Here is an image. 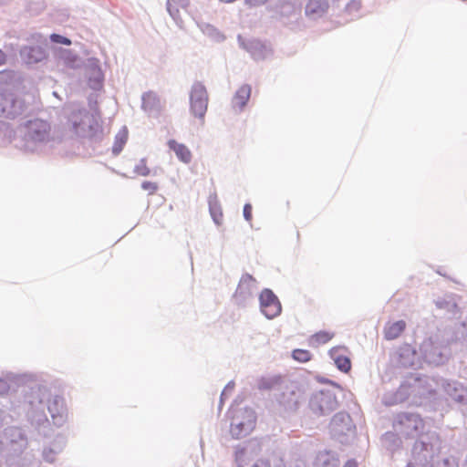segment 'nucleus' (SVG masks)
Returning a JSON list of instances; mask_svg holds the SVG:
<instances>
[{
  "label": "nucleus",
  "mask_w": 467,
  "mask_h": 467,
  "mask_svg": "<svg viewBox=\"0 0 467 467\" xmlns=\"http://www.w3.org/2000/svg\"><path fill=\"white\" fill-rule=\"evenodd\" d=\"M233 419L230 432L233 438L240 439L249 434L254 428L256 416L253 410L243 409L236 411Z\"/></svg>",
  "instance_id": "obj_1"
},
{
  "label": "nucleus",
  "mask_w": 467,
  "mask_h": 467,
  "mask_svg": "<svg viewBox=\"0 0 467 467\" xmlns=\"http://www.w3.org/2000/svg\"><path fill=\"white\" fill-rule=\"evenodd\" d=\"M338 402L334 392L321 390L315 393L309 400V408L317 416L330 414L337 409Z\"/></svg>",
  "instance_id": "obj_2"
},
{
  "label": "nucleus",
  "mask_w": 467,
  "mask_h": 467,
  "mask_svg": "<svg viewBox=\"0 0 467 467\" xmlns=\"http://www.w3.org/2000/svg\"><path fill=\"white\" fill-rule=\"evenodd\" d=\"M209 97L203 84L196 82L192 85L190 94V109L192 114L204 122V116L208 109Z\"/></svg>",
  "instance_id": "obj_3"
},
{
  "label": "nucleus",
  "mask_w": 467,
  "mask_h": 467,
  "mask_svg": "<svg viewBox=\"0 0 467 467\" xmlns=\"http://www.w3.org/2000/svg\"><path fill=\"white\" fill-rule=\"evenodd\" d=\"M26 129V137L33 141H47L50 137V125L43 119H36L27 121Z\"/></svg>",
  "instance_id": "obj_4"
},
{
  "label": "nucleus",
  "mask_w": 467,
  "mask_h": 467,
  "mask_svg": "<svg viewBox=\"0 0 467 467\" xmlns=\"http://www.w3.org/2000/svg\"><path fill=\"white\" fill-rule=\"evenodd\" d=\"M260 307L267 318H274L281 313V304L277 296L269 289L260 294Z\"/></svg>",
  "instance_id": "obj_5"
},
{
  "label": "nucleus",
  "mask_w": 467,
  "mask_h": 467,
  "mask_svg": "<svg viewBox=\"0 0 467 467\" xmlns=\"http://www.w3.org/2000/svg\"><path fill=\"white\" fill-rule=\"evenodd\" d=\"M331 358L334 360L337 368L344 372L348 373L351 369V361L348 357V348L345 347H335L329 351Z\"/></svg>",
  "instance_id": "obj_6"
},
{
  "label": "nucleus",
  "mask_w": 467,
  "mask_h": 467,
  "mask_svg": "<svg viewBox=\"0 0 467 467\" xmlns=\"http://www.w3.org/2000/svg\"><path fill=\"white\" fill-rule=\"evenodd\" d=\"M252 88L250 85H242L235 92L232 99L234 109L241 111L244 109L251 97Z\"/></svg>",
  "instance_id": "obj_7"
},
{
  "label": "nucleus",
  "mask_w": 467,
  "mask_h": 467,
  "mask_svg": "<svg viewBox=\"0 0 467 467\" xmlns=\"http://www.w3.org/2000/svg\"><path fill=\"white\" fill-rule=\"evenodd\" d=\"M406 322L404 320H398L389 323L384 327V337L387 340H393L398 338L406 329Z\"/></svg>",
  "instance_id": "obj_8"
},
{
  "label": "nucleus",
  "mask_w": 467,
  "mask_h": 467,
  "mask_svg": "<svg viewBox=\"0 0 467 467\" xmlns=\"http://www.w3.org/2000/svg\"><path fill=\"white\" fill-rule=\"evenodd\" d=\"M168 146L175 152L177 158L181 161L189 163L192 161V152L185 144L179 143L174 140H170L168 141Z\"/></svg>",
  "instance_id": "obj_9"
},
{
  "label": "nucleus",
  "mask_w": 467,
  "mask_h": 467,
  "mask_svg": "<svg viewBox=\"0 0 467 467\" xmlns=\"http://www.w3.org/2000/svg\"><path fill=\"white\" fill-rule=\"evenodd\" d=\"M47 408L53 419L63 418L67 415L65 400L60 397H55L49 400Z\"/></svg>",
  "instance_id": "obj_10"
},
{
  "label": "nucleus",
  "mask_w": 467,
  "mask_h": 467,
  "mask_svg": "<svg viewBox=\"0 0 467 467\" xmlns=\"http://www.w3.org/2000/svg\"><path fill=\"white\" fill-rule=\"evenodd\" d=\"M399 421L400 424L407 425L408 429L411 427L416 431L424 427L423 420L418 414H402Z\"/></svg>",
  "instance_id": "obj_11"
},
{
  "label": "nucleus",
  "mask_w": 467,
  "mask_h": 467,
  "mask_svg": "<svg viewBox=\"0 0 467 467\" xmlns=\"http://www.w3.org/2000/svg\"><path fill=\"white\" fill-rule=\"evenodd\" d=\"M300 403V398L295 390L284 392L280 400V404L287 410H296Z\"/></svg>",
  "instance_id": "obj_12"
},
{
  "label": "nucleus",
  "mask_w": 467,
  "mask_h": 467,
  "mask_svg": "<svg viewBox=\"0 0 467 467\" xmlns=\"http://www.w3.org/2000/svg\"><path fill=\"white\" fill-rule=\"evenodd\" d=\"M338 461L328 453L317 455L314 467H338Z\"/></svg>",
  "instance_id": "obj_13"
},
{
  "label": "nucleus",
  "mask_w": 467,
  "mask_h": 467,
  "mask_svg": "<svg viewBox=\"0 0 467 467\" xmlns=\"http://www.w3.org/2000/svg\"><path fill=\"white\" fill-rule=\"evenodd\" d=\"M281 382L280 376L262 378L258 382V389L261 390H270L278 386Z\"/></svg>",
  "instance_id": "obj_14"
},
{
  "label": "nucleus",
  "mask_w": 467,
  "mask_h": 467,
  "mask_svg": "<svg viewBox=\"0 0 467 467\" xmlns=\"http://www.w3.org/2000/svg\"><path fill=\"white\" fill-rule=\"evenodd\" d=\"M128 140V132L126 130L119 131L114 140V144L112 147V153L114 155H119L123 150L124 145Z\"/></svg>",
  "instance_id": "obj_15"
},
{
  "label": "nucleus",
  "mask_w": 467,
  "mask_h": 467,
  "mask_svg": "<svg viewBox=\"0 0 467 467\" xmlns=\"http://www.w3.org/2000/svg\"><path fill=\"white\" fill-rule=\"evenodd\" d=\"M334 337V334L328 331H319L314 334L310 342L313 346H319L327 343Z\"/></svg>",
  "instance_id": "obj_16"
},
{
  "label": "nucleus",
  "mask_w": 467,
  "mask_h": 467,
  "mask_svg": "<svg viewBox=\"0 0 467 467\" xmlns=\"http://www.w3.org/2000/svg\"><path fill=\"white\" fill-rule=\"evenodd\" d=\"M327 7V4L324 0H310L306 7V13L315 14L324 12Z\"/></svg>",
  "instance_id": "obj_17"
},
{
  "label": "nucleus",
  "mask_w": 467,
  "mask_h": 467,
  "mask_svg": "<svg viewBox=\"0 0 467 467\" xmlns=\"http://www.w3.org/2000/svg\"><path fill=\"white\" fill-rule=\"evenodd\" d=\"M292 357L298 362H307L312 358V354L306 349H295L292 353Z\"/></svg>",
  "instance_id": "obj_18"
},
{
  "label": "nucleus",
  "mask_w": 467,
  "mask_h": 467,
  "mask_svg": "<svg viewBox=\"0 0 467 467\" xmlns=\"http://www.w3.org/2000/svg\"><path fill=\"white\" fill-rule=\"evenodd\" d=\"M88 114L86 111H78V113H74L72 115V124L75 132H78L80 123L85 118L88 117Z\"/></svg>",
  "instance_id": "obj_19"
},
{
  "label": "nucleus",
  "mask_w": 467,
  "mask_h": 467,
  "mask_svg": "<svg viewBox=\"0 0 467 467\" xmlns=\"http://www.w3.org/2000/svg\"><path fill=\"white\" fill-rule=\"evenodd\" d=\"M254 278L250 275H244L240 280V283L238 285L236 294L240 293L243 294V289L248 287L250 285H252L254 282Z\"/></svg>",
  "instance_id": "obj_20"
},
{
  "label": "nucleus",
  "mask_w": 467,
  "mask_h": 467,
  "mask_svg": "<svg viewBox=\"0 0 467 467\" xmlns=\"http://www.w3.org/2000/svg\"><path fill=\"white\" fill-rule=\"evenodd\" d=\"M135 172L140 176H148L150 173V168L147 166L146 161L140 160L139 164L135 167Z\"/></svg>",
  "instance_id": "obj_21"
},
{
  "label": "nucleus",
  "mask_w": 467,
  "mask_h": 467,
  "mask_svg": "<svg viewBox=\"0 0 467 467\" xmlns=\"http://www.w3.org/2000/svg\"><path fill=\"white\" fill-rule=\"evenodd\" d=\"M141 188L148 192L149 194H154L157 190H158V184L156 182H143L141 183Z\"/></svg>",
  "instance_id": "obj_22"
},
{
  "label": "nucleus",
  "mask_w": 467,
  "mask_h": 467,
  "mask_svg": "<svg viewBox=\"0 0 467 467\" xmlns=\"http://www.w3.org/2000/svg\"><path fill=\"white\" fill-rule=\"evenodd\" d=\"M50 39L54 43L63 44V45H67V46L71 45L70 39H68L63 36L57 35V34H52L50 36Z\"/></svg>",
  "instance_id": "obj_23"
},
{
  "label": "nucleus",
  "mask_w": 467,
  "mask_h": 467,
  "mask_svg": "<svg viewBox=\"0 0 467 467\" xmlns=\"http://www.w3.org/2000/svg\"><path fill=\"white\" fill-rule=\"evenodd\" d=\"M211 214L213 216L214 223L220 225L223 222V213L221 212V210L211 208Z\"/></svg>",
  "instance_id": "obj_24"
},
{
  "label": "nucleus",
  "mask_w": 467,
  "mask_h": 467,
  "mask_svg": "<svg viewBox=\"0 0 467 467\" xmlns=\"http://www.w3.org/2000/svg\"><path fill=\"white\" fill-rule=\"evenodd\" d=\"M252 205L250 203H246L244 206V216L246 221L251 222L252 220Z\"/></svg>",
  "instance_id": "obj_25"
},
{
  "label": "nucleus",
  "mask_w": 467,
  "mask_h": 467,
  "mask_svg": "<svg viewBox=\"0 0 467 467\" xmlns=\"http://www.w3.org/2000/svg\"><path fill=\"white\" fill-rule=\"evenodd\" d=\"M251 467H271V464L267 459H259Z\"/></svg>",
  "instance_id": "obj_26"
},
{
  "label": "nucleus",
  "mask_w": 467,
  "mask_h": 467,
  "mask_svg": "<svg viewBox=\"0 0 467 467\" xmlns=\"http://www.w3.org/2000/svg\"><path fill=\"white\" fill-rule=\"evenodd\" d=\"M5 100H6V98L4 95H0V107H1L0 111L2 114L5 115L6 117H9L12 114V112L7 111L5 108L2 107L4 101H5Z\"/></svg>",
  "instance_id": "obj_27"
},
{
  "label": "nucleus",
  "mask_w": 467,
  "mask_h": 467,
  "mask_svg": "<svg viewBox=\"0 0 467 467\" xmlns=\"http://www.w3.org/2000/svg\"><path fill=\"white\" fill-rule=\"evenodd\" d=\"M28 50H29V52H33V53H36V56H37V57H36V59H35L36 61H38V60H40V59L42 58V57H43V52L41 51V49H40V48L31 47V48H29Z\"/></svg>",
  "instance_id": "obj_28"
},
{
  "label": "nucleus",
  "mask_w": 467,
  "mask_h": 467,
  "mask_svg": "<svg viewBox=\"0 0 467 467\" xmlns=\"http://www.w3.org/2000/svg\"><path fill=\"white\" fill-rule=\"evenodd\" d=\"M343 467H358V464L355 461L349 460L345 463Z\"/></svg>",
  "instance_id": "obj_29"
},
{
  "label": "nucleus",
  "mask_w": 467,
  "mask_h": 467,
  "mask_svg": "<svg viewBox=\"0 0 467 467\" xmlns=\"http://www.w3.org/2000/svg\"><path fill=\"white\" fill-rule=\"evenodd\" d=\"M5 54L2 50H0V66L5 64Z\"/></svg>",
  "instance_id": "obj_30"
},
{
  "label": "nucleus",
  "mask_w": 467,
  "mask_h": 467,
  "mask_svg": "<svg viewBox=\"0 0 467 467\" xmlns=\"http://www.w3.org/2000/svg\"><path fill=\"white\" fill-rule=\"evenodd\" d=\"M406 467H416V466L412 463H408Z\"/></svg>",
  "instance_id": "obj_31"
}]
</instances>
